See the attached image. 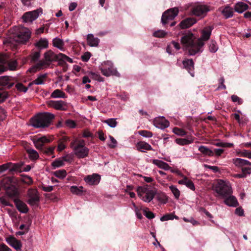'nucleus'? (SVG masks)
Instances as JSON below:
<instances>
[{
	"instance_id": "1",
	"label": "nucleus",
	"mask_w": 251,
	"mask_h": 251,
	"mask_svg": "<svg viewBox=\"0 0 251 251\" xmlns=\"http://www.w3.org/2000/svg\"><path fill=\"white\" fill-rule=\"evenodd\" d=\"M183 48L188 51L190 55H195L202 51L204 43L198 39L192 32L188 31L180 39Z\"/></svg>"
},
{
	"instance_id": "2",
	"label": "nucleus",
	"mask_w": 251,
	"mask_h": 251,
	"mask_svg": "<svg viewBox=\"0 0 251 251\" xmlns=\"http://www.w3.org/2000/svg\"><path fill=\"white\" fill-rule=\"evenodd\" d=\"M44 60H40L30 69L32 72H36L49 67L52 62L56 61L57 54L51 50H48L44 54Z\"/></svg>"
},
{
	"instance_id": "3",
	"label": "nucleus",
	"mask_w": 251,
	"mask_h": 251,
	"mask_svg": "<svg viewBox=\"0 0 251 251\" xmlns=\"http://www.w3.org/2000/svg\"><path fill=\"white\" fill-rule=\"evenodd\" d=\"M70 147L73 150L74 154L79 158H84L89 154V149L85 147V142L84 140H73L70 143Z\"/></svg>"
},
{
	"instance_id": "4",
	"label": "nucleus",
	"mask_w": 251,
	"mask_h": 251,
	"mask_svg": "<svg viewBox=\"0 0 251 251\" xmlns=\"http://www.w3.org/2000/svg\"><path fill=\"white\" fill-rule=\"evenodd\" d=\"M54 118L53 114L45 112L38 114L32 121V126L36 128H45L48 127Z\"/></svg>"
},
{
	"instance_id": "5",
	"label": "nucleus",
	"mask_w": 251,
	"mask_h": 251,
	"mask_svg": "<svg viewBox=\"0 0 251 251\" xmlns=\"http://www.w3.org/2000/svg\"><path fill=\"white\" fill-rule=\"evenodd\" d=\"M13 39L20 44H25L31 37V32L28 28L22 26H15L13 28Z\"/></svg>"
},
{
	"instance_id": "6",
	"label": "nucleus",
	"mask_w": 251,
	"mask_h": 251,
	"mask_svg": "<svg viewBox=\"0 0 251 251\" xmlns=\"http://www.w3.org/2000/svg\"><path fill=\"white\" fill-rule=\"evenodd\" d=\"M11 180L10 178H6L2 181V184L5 191V194L14 201V200L18 199L19 193L17 188L14 185L11 184Z\"/></svg>"
},
{
	"instance_id": "7",
	"label": "nucleus",
	"mask_w": 251,
	"mask_h": 251,
	"mask_svg": "<svg viewBox=\"0 0 251 251\" xmlns=\"http://www.w3.org/2000/svg\"><path fill=\"white\" fill-rule=\"evenodd\" d=\"M138 196L146 202H151L154 197L156 192L148 185L139 186L137 189Z\"/></svg>"
},
{
	"instance_id": "8",
	"label": "nucleus",
	"mask_w": 251,
	"mask_h": 251,
	"mask_svg": "<svg viewBox=\"0 0 251 251\" xmlns=\"http://www.w3.org/2000/svg\"><path fill=\"white\" fill-rule=\"evenodd\" d=\"M215 192L223 198L230 195L232 192L230 184L222 180H220L215 186Z\"/></svg>"
},
{
	"instance_id": "9",
	"label": "nucleus",
	"mask_w": 251,
	"mask_h": 251,
	"mask_svg": "<svg viewBox=\"0 0 251 251\" xmlns=\"http://www.w3.org/2000/svg\"><path fill=\"white\" fill-rule=\"evenodd\" d=\"M178 9L176 7L167 10L163 14L161 18V23L163 25L168 24L169 21H172L177 15Z\"/></svg>"
},
{
	"instance_id": "10",
	"label": "nucleus",
	"mask_w": 251,
	"mask_h": 251,
	"mask_svg": "<svg viewBox=\"0 0 251 251\" xmlns=\"http://www.w3.org/2000/svg\"><path fill=\"white\" fill-rule=\"evenodd\" d=\"M28 201L29 204L32 206H37L40 201L39 194L36 189H29L27 192Z\"/></svg>"
},
{
	"instance_id": "11",
	"label": "nucleus",
	"mask_w": 251,
	"mask_h": 251,
	"mask_svg": "<svg viewBox=\"0 0 251 251\" xmlns=\"http://www.w3.org/2000/svg\"><path fill=\"white\" fill-rule=\"evenodd\" d=\"M42 13V9L41 8L26 12L22 17L23 21L25 23H31L33 21L35 20Z\"/></svg>"
},
{
	"instance_id": "12",
	"label": "nucleus",
	"mask_w": 251,
	"mask_h": 251,
	"mask_svg": "<svg viewBox=\"0 0 251 251\" xmlns=\"http://www.w3.org/2000/svg\"><path fill=\"white\" fill-rule=\"evenodd\" d=\"M209 10V8L207 5H198L192 8V13L196 16L203 18Z\"/></svg>"
},
{
	"instance_id": "13",
	"label": "nucleus",
	"mask_w": 251,
	"mask_h": 251,
	"mask_svg": "<svg viewBox=\"0 0 251 251\" xmlns=\"http://www.w3.org/2000/svg\"><path fill=\"white\" fill-rule=\"evenodd\" d=\"M153 125L158 128L164 129L169 126L170 123L164 117L159 116L154 119L153 121Z\"/></svg>"
},
{
	"instance_id": "14",
	"label": "nucleus",
	"mask_w": 251,
	"mask_h": 251,
	"mask_svg": "<svg viewBox=\"0 0 251 251\" xmlns=\"http://www.w3.org/2000/svg\"><path fill=\"white\" fill-rule=\"evenodd\" d=\"M6 242L11 247L15 249L17 251H21L22 247V244L20 241L18 240L13 236H9L5 239Z\"/></svg>"
},
{
	"instance_id": "15",
	"label": "nucleus",
	"mask_w": 251,
	"mask_h": 251,
	"mask_svg": "<svg viewBox=\"0 0 251 251\" xmlns=\"http://www.w3.org/2000/svg\"><path fill=\"white\" fill-rule=\"evenodd\" d=\"M104 63L110 67H109L108 69L102 68L100 69L101 72L103 75L106 76H108L111 75H115L118 76L120 75L119 73L116 70L112 69L111 67L112 63L111 61H107L106 62H104Z\"/></svg>"
},
{
	"instance_id": "16",
	"label": "nucleus",
	"mask_w": 251,
	"mask_h": 251,
	"mask_svg": "<svg viewBox=\"0 0 251 251\" xmlns=\"http://www.w3.org/2000/svg\"><path fill=\"white\" fill-rule=\"evenodd\" d=\"M214 27L212 25L204 27L201 31V36L198 39L204 43V41H207L210 37Z\"/></svg>"
},
{
	"instance_id": "17",
	"label": "nucleus",
	"mask_w": 251,
	"mask_h": 251,
	"mask_svg": "<svg viewBox=\"0 0 251 251\" xmlns=\"http://www.w3.org/2000/svg\"><path fill=\"white\" fill-rule=\"evenodd\" d=\"M85 182L89 185H96L99 183L100 180V175L93 174L92 175H88L84 178Z\"/></svg>"
},
{
	"instance_id": "18",
	"label": "nucleus",
	"mask_w": 251,
	"mask_h": 251,
	"mask_svg": "<svg viewBox=\"0 0 251 251\" xmlns=\"http://www.w3.org/2000/svg\"><path fill=\"white\" fill-rule=\"evenodd\" d=\"M184 67L192 76H194V63L192 59H186L182 62Z\"/></svg>"
},
{
	"instance_id": "19",
	"label": "nucleus",
	"mask_w": 251,
	"mask_h": 251,
	"mask_svg": "<svg viewBox=\"0 0 251 251\" xmlns=\"http://www.w3.org/2000/svg\"><path fill=\"white\" fill-rule=\"evenodd\" d=\"M17 209L21 213H26L28 211V208L26 204L20 200L19 199L14 200V201Z\"/></svg>"
},
{
	"instance_id": "20",
	"label": "nucleus",
	"mask_w": 251,
	"mask_h": 251,
	"mask_svg": "<svg viewBox=\"0 0 251 251\" xmlns=\"http://www.w3.org/2000/svg\"><path fill=\"white\" fill-rule=\"evenodd\" d=\"M152 163L157 166L159 168L163 169L165 171L170 170L172 173L175 171L172 169V168L167 163L158 159H154L152 160Z\"/></svg>"
},
{
	"instance_id": "21",
	"label": "nucleus",
	"mask_w": 251,
	"mask_h": 251,
	"mask_svg": "<svg viewBox=\"0 0 251 251\" xmlns=\"http://www.w3.org/2000/svg\"><path fill=\"white\" fill-rule=\"evenodd\" d=\"M197 22V20L194 18H188L182 20L179 25L181 28H189Z\"/></svg>"
},
{
	"instance_id": "22",
	"label": "nucleus",
	"mask_w": 251,
	"mask_h": 251,
	"mask_svg": "<svg viewBox=\"0 0 251 251\" xmlns=\"http://www.w3.org/2000/svg\"><path fill=\"white\" fill-rule=\"evenodd\" d=\"M137 150L142 152H146L147 151H152L151 146L144 141H140L136 144Z\"/></svg>"
},
{
	"instance_id": "23",
	"label": "nucleus",
	"mask_w": 251,
	"mask_h": 251,
	"mask_svg": "<svg viewBox=\"0 0 251 251\" xmlns=\"http://www.w3.org/2000/svg\"><path fill=\"white\" fill-rule=\"evenodd\" d=\"M13 85V83L11 81L10 76L7 75L0 76V86L10 88Z\"/></svg>"
},
{
	"instance_id": "24",
	"label": "nucleus",
	"mask_w": 251,
	"mask_h": 251,
	"mask_svg": "<svg viewBox=\"0 0 251 251\" xmlns=\"http://www.w3.org/2000/svg\"><path fill=\"white\" fill-rule=\"evenodd\" d=\"M8 61V56L5 54H0V74L7 70V63Z\"/></svg>"
},
{
	"instance_id": "25",
	"label": "nucleus",
	"mask_w": 251,
	"mask_h": 251,
	"mask_svg": "<svg viewBox=\"0 0 251 251\" xmlns=\"http://www.w3.org/2000/svg\"><path fill=\"white\" fill-rule=\"evenodd\" d=\"M48 105L56 110H63L65 106L64 102L62 100H50Z\"/></svg>"
},
{
	"instance_id": "26",
	"label": "nucleus",
	"mask_w": 251,
	"mask_h": 251,
	"mask_svg": "<svg viewBox=\"0 0 251 251\" xmlns=\"http://www.w3.org/2000/svg\"><path fill=\"white\" fill-rule=\"evenodd\" d=\"M87 41L88 45L90 47H97L100 43V39L97 37H95L92 33H89L87 35Z\"/></svg>"
},
{
	"instance_id": "27",
	"label": "nucleus",
	"mask_w": 251,
	"mask_h": 251,
	"mask_svg": "<svg viewBox=\"0 0 251 251\" xmlns=\"http://www.w3.org/2000/svg\"><path fill=\"white\" fill-rule=\"evenodd\" d=\"M225 200V203L231 207H236L238 205V202L235 197L233 196H228Z\"/></svg>"
},
{
	"instance_id": "28",
	"label": "nucleus",
	"mask_w": 251,
	"mask_h": 251,
	"mask_svg": "<svg viewBox=\"0 0 251 251\" xmlns=\"http://www.w3.org/2000/svg\"><path fill=\"white\" fill-rule=\"evenodd\" d=\"M35 46L39 50L46 49L49 46L48 40L46 38H41L35 43Z\"/></svg>"
},
{
	"instance_id": "29",
	"label": "nucleus",
	"mask_w": 251,
	"mask_h": 251,
	"mask_svg": "<svg viewBox=\"0 0 251 251\" xmlns=\"http://www.w3.org/2000/svg\"><path fill=\"white\" fill-rule=\"evenodd\" d=\"M233 162L235 166L237 167H242V168L245 166H251V162L247 160L240 158L233 159Z\"/></svg>"
},
{
	"instance_id": "30",
	"label": "nucleus",
	"mask_w": 251,
	"mask_h": 251,
	"mask_svg": "<svg viewBox=\"0 0 251 251\" xmlns=\"http://www.w3.org/2000/svg\"><path fill=\"white\" fill-rule=\"evenodd\" d=\"M70 191L72 194L74 195L81 196L83 194L84 192H85V190L84 189V188L82 186L78 187L75 185H73L71 186Z\"/></svg>"
},
{
	"instance_id": "31",
	"label": "nucleus",
	"mask_w": 251,
	"mask_h": 251,
	"mask_svg": "<svg viewBox=\"0 0 251 251\" xmlns=\"http://www.w3.org/2000/svg\"><path fill=\"white\" fill-rule=\"evenodd\" d=\"M248 5L243 2H237L235 6L234 9L236 12L241 13L248 9Z\"/></svg>"
},
{
	"instance_id": "32",
	"label": "nucleus",
	"mask_w": 251,
	"mask_h": 251,
	"mask_svg": "<svg viewBox=\"0 0 251 251\" xmlns=\"http://www.w3.org/2000/svg\"><path fill=\"white\" fill-rule=\"evenodd\" d=\"M52 44L54 47L57 48L60 50H64V43L62 39L57 37L54 38L52 40Z\"/></svg>"
},
{
	"instance_id": "33",
	"label": "nucleus",
	"mask_w": 251,
	"mask_h": 251,
	"mask_svg": "<svg viewBox=\"0 0 251 251\" xmlns=\"http://www.w3.org/2000/svg\"><path fill=\"white\" fill-rule=\"evenodd\" d=\"M221 12L226 19L231 18L233 15V9L228 6L224 8Z\"/></svg>"
},
{
	"instance_id": "34",
	"label": "nucleus",
	"mask_w": 251,
	"mask_h": 251,
	"mask_svg": "<svg viewBox=\"0 0 251 251\" xmlns=\"http://www.w3.org/2000/svg\"><path fill=\"white\" fill-rule=\"evenodd\" d=\"M199 151L203 154L204 155H207L209 156H212L214 155L213 151L206 147V146H201L199 147L198 149Z\"/></svg>"
},
{
	"instance_id": "35",
	"label": "nucleus",
	"mask_w": 251,
	"mask_h": 251,
	"mask_svg": "<svg viewBox=\"0 0 251 251\" xmlns=\"http://www.w3.org/2000/svg\"><path fill=\"white\" fill-rule=\"evenodd\" d=\"M26 152L28 155L29 158L31 160H36L39 157L38 152L34 149H28L26 150Z\"/></svg>"
},
{
	"instance_id": "36",
	"label": "nucleus",
	"mask_w": 251,
	"mask_h": 251,
	"mask_svg": "<svg viewBox=\"0 0 251 251\" xmlns=\"http://www.w3.org/2000/svg\"><path fill=\"white\" fill-rule=\"evenodd\" d=\"M9 198L5 194L4 195L0 197V204L2 205V207L4 206H12V204L9 201Z\"/></svg>"
},
{
	"instance_id": "37",
	"label": "nucleus",
	"mask_w": 251,
	"mask_h": 251,
	"mask_svg": "<svg viewBox=\"0 0 251 251\" xmlns=\"http://www.w3.org/2000/svg\"><path fill=\"white\" fill-rule=\"evenodd\" d=\"M175 141L176 143L180 146H184L192 143L193 140L192 139L177 138Z\"/></svg>"
},
{
	"instance_id": "38",
	"label": "nucleus",
	"mask_w": 251,
	"mask_h": 251,
	"mask_svg": "<svg viewBox=\"0 0 251 251\" xmlns=\"http://www.w3.org/2000/svg\"><path fill=\"white\" fill-rule=\"evenodd\" d=\"M47 76V74H40L36 79L33 81V83L36 85L43 84Z\"/></svg>"
},
{
	"instance_id": "39",
	"label": "nucleus",
	"mask_w": 251,
	"mask_h": 251,
	"mask_svg": "<svg viewBox=\"0 0 251 251\" xmlns=\"http://www.w3.org/2000/svg\"><path fill=\"white\" fill-rule=\"evenodd\" d=\"M51 97L52 98H65V94L59 89L55 90L51 94Z\"/></svg>"
},
{
	"instance_id": "40",
	"label": "nucleus",
	"mask_w": 251,
	"mask_h": 251,
	"mask_svg": "<svg viewBox=\"0 0 251 251\" xmlns=\"http://www.w3.org/2000/svg\"><path fill=\"white\" fill-rule=\"evenodd\" d=\"M40 51H34L30 54V62L32 63H38L40 58Z\"/></svg>"
},
{
	"instance_id": "41",
	"label": "nucleus",
	"mask_w": 251,
	"mask_h": 251,
	"mask_svg": "<svg viewBox=\"0 0 251 251\" xmlns=\"http://www.w3.org/2000/svg\"><path fill=\"white\" fill-rule=\"evenodd\" d=\"M67 161L66 157H63L62 158L56 159L52 163V166L54 167H60L64 165V161Z\"/></svg>"
},
{
	"instance_id": "42",
	"label": "nucleus",
	"mask_w": 251,
	"mask_h": 251,
	"mask_svg": "<svg viewBox=\"0 0 251 251\" xmlns=\"http://www.w3.org/2000/svg\"><path fill=\"white\" fill-rule=\"evenodd\" d=\"M56 59L61 60V61H64L65 63H66V62H69L71 63L73 62L72 58L62 53H59L57 54Z\"/></svg>"
},
{
	"instance_id": "43",
	"label": "nucleus",
	"mask_w": 251,
	"mask_h": 251,
	"mask_svg": "<svg viewBox=\"0 0 251 251\" xmlns=\"http://www.w3.org/2000/svg\"><path fill=\"white\" fill-rule=\"evenodd\" d=\"M54 175L58 178L63 179L66 177L67 173L65 170L62 169L54 172Z\"/></svg>"
},
{
	"instance_id": "44",
	"label": "nucleus",
	"mask_w": 251,
	"mask_h": 251,
	"mask_svg": "<svg viewBox=\"0 0 251 251\" xmlns=\"http://www.w3.org/2000/svg\"><path fill=\"white\" fill-rule=\"evenodd\" d=\"M169 188L171 192H172V193L173 194L175 198L176 199H178L180 196V191L176 188V187L174 185H171L169 186Z\"/></svg>"
},
{
	"instance_id": "45",
	"label": "nucleus",
	"mask_w": 251,
	"mask_h": 251,
	"mask_svg": "<svg viewBox=\"0 0 251 251\" xmlns=\"http://www.w3.org/2000/svg\"><path fill=\"white\" fill-rule=\"evenodd\" d=\"M209 50L211 52H215L217 51L218 47L215 41L212 40L209 44Z\"/></svg>"
},
{
	"instance_id": "46",
	"label": "nucleus",
	"mask_w": 251,
	"mask_h": 251,
	"mask_svg": "<svg viewBox=\"0 0 251 251\" xmlns=\"http://www.w3.org/2000/svg\"><path fill=\"white\" fill-rule=\"evenodd\" d=\"M33 143L35 146V147L39 150H42L44 148V144L43 142L40 140L39 138H37L36 139H34L33 140Z\"/></svg>"
},
{
	"instance_id": "47",
	"label": "nucleus",
	"mask_w": 251,
	"mask_h": 251,
	"mask_svg": "<svg viewBox=\"0 0 251 251\" xmlns=\"http://www.w3.org/2000/svg\"><path fill=\"white\" fill-rule=\"evenodd\" d=\"M7 66V67H8V69L10 70H14L16 69L17 66V63L16 60H12L10 61H8L7 64L5 65Z\"/></svg>"
},
{
	"instance_id": "48",
	"label": "nucleus",
	"mask_w": 251,
	"mask_h": 251,
	"mask_svg": "<svg viewBox=\"0 0 251 251\" xmlns=\"http://www.w3.org/2000/svg\"><path fill=\"white\" fill-rule=\"evenodd\" d=\"M54 149L55 147L52 146L49 148H44L42 151L44 153L48 155H51L53 153Z\"/></svg>"
},
{
	"instance_id": "49",
	"label": "nucleus",
	"mask_w": 251,
	"mask_h": 251,
	"mask_svg": "<svg viewBox=\"0 0 251 251\" xmlns=\"http://www.w3.org/2000/svg\"><path fill=\"white\" fill-rule=\"evenodd\" d=\"M173 131L175 134L179 136H184L186 134V132L185 130L178 127L174 128Z\"/></svg>"
},
{
	"instance_id": "50",
	"label": "nucleus",
	"mask_w": 251,
	"mask_h": 251,
	"mask_svg": "<svg viewBox=\"0 0 251 251\" xmlns=\"http://www.w3.org/2000/svg\"><path fill=\"white\" fill-rule=\"evenodd\" d=\"M139 133L141 136L146 138H151L153 136L152 132L145 130L139 131Z\"/></svg>"
},
{
	"instance_id": "51",
	"label": "nucleus",
	"mask_w": 251,
	"mask_h": 251,
	"mask_svg": "<svg viewBox=\"0 0 251 251\" xmlns=\"http://www.w3.org/2000/svg\"><path fill=\"white\" fill-rule=\"evenodd\" d=\"M12 165V163L9 162L1 165H0V174L2 173L5 171L8 170L9 171L10 167Z\"/></svg>"
},
{
	"instance_id": "52",
	"label": "nucleus",
	"mask_w": 251,
	"mask_h": 251,
	"mask_svg": "<svg viewBox=\"0 0 251 251\" xmlns=\"http://www.w3.org/2000/svg\"><path fill=\"white\" fill-rule=\"evenodd\" d=\"M166 33H167L163 30H158L154 31L153 33V35L156 37L161 38L164 37Z\"/></svg>"
},
{
	"instance_id": "53",
	"label": "nucleus",
	"mask_w": 251,
	"mask_h": 251,
	"mask_svg": "<svg viewBox=\"0 0 251 251\" xmlns=\"http://www.w3.org/2000/svg\"><path fill=\"white\" fill-rule=\"evenodd\" d=\"M108 126L111 127H115L116 126L117 123L114 119H109L105 121Z\"/></svg>"
},
{
	"instance_id": "54",
	"label": "nucleus",
	"mask_w": 251,
	"mask_h": 251,
	"mask_svg": "<svg viewBox=\"0 0 251 251\" xmlns=\"http://www.w3.org/2000/svg\"><path fill=\"white\" fill-rule=\"evenodd\" d=\"M16 87L20 92L25 93L27 92L28 88L25 87L22 83H18L16 85Z\"/></svg>"
},
{
	"instance_id": "55",
	"label": "nucleus",
	"mask_w": 251,
	"mask_h": 251,
	"mask_svg": "<svg viewBox=\"0 0 251 251\" xmlns=\"http://www.w3.org/2000/svg\"><path fill=\"white\" fill-rule=\"evenodd\" d=\"M109 139L111 142L108 144V147L112 149L115 148L117 144V141L111 136H109Z\"/></svg>"
},
{
	"instance_id": "56",
	"label": "nucleus",
	"mask_w": 251,
	"mask_h": 251,
	"mask_svg": "<svg viewBox=\"0 0 251 251\" xmlns=\"http://www.w3.org/2000/svg\"><path fill=\"white\" fill-rule=\"evenodd\" d=\"M231 98L233 102H237L238 104H241L243 102V100L237 95H232Z\"/></svg>"
},
{
	"instance_id": "57",
	"label": "nucleus",
	"mask_w": 251,
	"mask_h": 251,
	"mask_svg": "<svg viewBox=\"0 0 251 251\" xmlns=\"http://www.w3.org/2000/svg\"><path fill=\"white\" fill-rule=\"evenodd\" d=\"M185 185L192 190H194L195 189L194 183L188 178L186 180Z\"/></svg>"
},
{
	"instance_id": "58",
	"label": "nucleus",
	"mask_w": 251,
	"mask_h": 251,
	"mask_svg": "<svg viewBox=\"0 0 251 251\" xmlns=\"http://www.w3.org/2000/svg\"><path fill=\"white\" fill-rule=\"evenodd\" d=\"M147 209H148L146 208V209L144 210V214L145 216L149 219L154 218L155 217L154 214L152 212L150 211H148Z\"/></svg>"
},
{
	"instance_id": "59",
	"label": "nucleus",
	"mask_w": 251,
	"mask_h": 251,
	"mask_svg": "<svg viewBox=\"0 0 251 251\" xmlns=\"http://www.w3.org/2000/svg\"><path fill=\"white\" fill-rule=\"evenodd\" d=\"M204 168L212 170L214 173H217L219 171V169L217 166H210L207 164H204Z\"/></svg>"
},
{
	"instance_id": "60",
	"label": "nucleus",
	"mask_w": 251,
	"mask_h": 251,
	"mask_svg": "<svg viewBox=\"0 0 251 251\" xmlns=\"http://www.w3.org/2000/svg\"><path fill=\"white\" fill-rule=\"evenodd\" d=\"M173 215L172 214H166L160 218V221L162 222L168 221L169 220H173Z\"/></svg>"
},
{
	"instance_id": "61",
	"label": "nucleus",
	"mask_w": 251,
	"mask_h": 251,
	"mask_svg": "<svg viewBox=\"0 0 251 251\" xmlns=\"http://www.w3.org/2000/svg\"><path fill=\"white\" fill-rule=\"evenodd\" d=\"M8 97V94L5 91L0 92V103L3 102Z\"/></svg>"
},
{
	"instance_id": "62",
	"label": "nucleus",
	"mask_w": 251,
	"mask_h": 251,
	"mask_svg": "<svg viewBox=\"0 0 251 251\" xmlns=\"http://www.w3.org/2000/svg\"><path fill=\"white\" fill-rule=\"evenodd\" d=\"M20 167H21V166L19 164L12 163V165L10 167L9 171L10 172H14V171H19V170L20 168Z\"/></svg>"
},
{
	"instance_id": "63",
	"label": "nucleus",
	"mask_w": 251,
	"mask_h": 251,
	"mask_svg": "<svg viewBox=\"0 0 251 251\" xmlns=\"http://www.w3.org/2000/svg\"><path fill=\"white\" fill-rule=\"evenodd\" d=\"M183 220L185 222H189V223H191L194 226H195V225H199V222H198L197 221L195 220L194 218H191L190 219H188L185 217H184L183 218Z\"/></svg>"
},
{
	"instance_id": "64",
	"label": "nucleus",
	"mask_w": 251,
	"mask_h": 251,
	"mask_svg": "<svg viewBox=\"0 0 251 251\" xmlns=\"http://www.w3.org/2000/svg\"><path fill=\"white\" fill-rule=\"evenodd\" d=\"M170 45H171L172 49L174 48L176 51L180 49V46L179 43L175 41H172Z\"/></svg>"
}]
</instances>
